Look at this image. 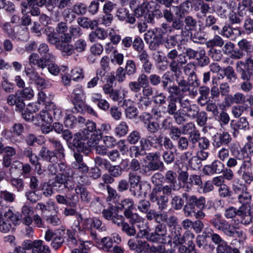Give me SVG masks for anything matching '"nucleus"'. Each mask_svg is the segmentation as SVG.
<instances>
[{
  "label": "nucleus",
  "mask_w": 253,
  "mask_h": 253,
  "mask_svg": "<svg viewBox=\"0 0 253 253\" xmlns=\"http://www.w3.org/2000/svg\"><path fill=\"white\" fill-rule=\"evenodd\" d=\"M177 174L172 170L167 171L165 176L166 181L169 185L162 184L156 186L149 194V199L152 203H156L158 209L165 210L168 207L169 197L172 194V191H175L177 184Z\"/></svg>",
  "instance_id": "nucleus-1"
},
{
  "label": "nucleus",
  "mask_w": 253,
  "mask_h": 253,
  "mask_svg": "<svg viewBox=\"0 0 253 253\" xmlns=\"http://www.w3.org/2000/svg\"><path fill=\"white\" fill-rule=\"evenodd\" d=\"M86 128L81 129L74 135L73 145L77 147L79 151H84L90 147L88 142L90 140L91 134L96 133V124L93 121L87 120L85 122Z\"/></svg>",
  "instance_id": "nucleus-2"
},
{
  "label": "nucleus",
  "mask_w": 253,
  "mask_h": 253,
  "mask_svg": "<svg viewBox=\"0 0 253 253\" xmlns=\"http://www.w3.org/2000/svg\"><path fill=\"white\" fill-rule=\"evenodd\" d=\"M211 224L217 230L230 238H242L244 235L242 230H238L237 228L224 219L221 214L216 213L210 221Z\"/></svg>",
  "instance_id": "nucleus-3"
},
{
  "label": "nucleus",
  "mask_w": 253,
  "mask_h": 253,
  "mask_svg": "<svg viewBox=\"0 0 253 253\" xmlns=\"http://www.w3.org/2000/svg\"><path fill=\"white\" fill-rule=\"evenodd\" d=\"M162 135L157 136L155 134L148 135L145 137L141 139L140 147L137 146H131L130 147V151H134L133 154L135 157L144 155L145 150L150 147L156 149H162Z\"/></svg>",
  "instance_id": "nucleus-4"
},
{
  "label": "nucleus",
  "mask_w": 253,
  "mask_h": 253,
  "mask_svg": "<svg viewBox=\"0 0 253 253\" xmlns=\"http://www.w3.org/2000/svg\"><path fill=\"white\" fill-rule=\"evenodd\" d=\"M155 1L161 5H164L166 8L164 9V18L168 22H171V28L173 30H181V34L184 35L186 33V31L183 30L184 23L183 18H179L178 16L174 17V15L170 8L174 0H155Z\"/></svg>",
  "instance_id": "nucleus-5"
},
{
  "label": "nucleus",
  "mask_w": 253,
  "mask_h": 253,
  "mask_svg": "<svg viewBox=\"0 0 253 253\" xmlns=\"http://www.w3.org/2000/svg\"><path fill=\"white\" fill-rule=\"evenodd\" d=\"M34 96V91L30 87L18 90L15 94H10L6 99L7 103L10 106L15 105L16 110L20 111L25 107V99H30Z\"/></svg>",
  "instance_id": "nucleus-6"
},
{
  "label": "nucleus",
  "mask_w": 253,
  "mask_h": 253,
  "mask_svg": "<svg viewBox=\"0 0 253 253\" xmlns=\"http://www.w3.org/2000/svg\"><path fill=\"white\" fill-rule=\"evenodd\" d=\"M182 197L186 201L183 212L186 217L191 216L195 213L196 208L199 210H204L206 208V199L203 196L197 197L195 195H189L187 193H184Z\"/></svg>",
  "instance_id": "nucleus-7"
},
{
  "label": "nucleus",
  "mask_w": 253,
  "mask_h": 253,
  "mask_svg": "<svg viewBox=\"0 0 253 253\" xmlns=\"http://www.w3.org/2000/svg\"><path fill=\"white\" fill-rule=\"evenodd\" d=\"M52 185L54 189L60 192L64 189H67L70 191L74 188L73 180V173H58L54 178V181L52 182Z\"/></svg>",
  "instance_id": "nucleus-8"
},
{
  "label": "nucleus",
  "mask_w": 253,
  "mask_h": 253,
  "mask_svg": "<svg viewBox=\"0 0 253 253\" xmlns=\"http://www.w3.org/2000/svg\"><path fill=\"white\" fill-rule=\"evenodd\" d=\"M65 233L63 230H56L53 232L48 230L45 234L44 239L47 242L51 241L50 246L54 250L60 248L65 242Z\"/></svg>",
  "instance_id": "nucleus-9"
},
{
  "label": "nucleus",
  "mask_w": 253,
  "mask_h": 253,
  "mask_svg": "<svg viewBox=\"0 0 253 253\" xmlns=\"http://www.w3.org/2000/svg\"><path fill=\"white\" fill-rule=\"evenodd\" d=\"M103 217L108 220H111L112 223L116 225H119L122 223V219H125L124 216L118 214L117 208L113 206H109L102 211Z\"/></svg>",
  "instance_id": "nucleus-10"
},
{
  "label": "nucleus",
  "mask_w": 253,
  "mask_h": 253,
  "mask_svg": "<svg viewBox=\"0 0 253 253\" xmlns=\"http://www.w3.org/2000/svg\"><path fill=\"white\" fill-rule=\"evenodd\" d=\"M131 224H135L136 227L138 229L137 234L138 238L143 239L147 238L148 233L150 231V228L148 225V223H145V219L140 215L130 221Z\"/></svg>",
  "instance_id": "nucleus-11"
},
{
  "label": "nucleus",
  "mask_w": 253,
  "mask_h": 253,
  "mask_svg": "<svg viewBox=\"0 0 253 253\" xmlns=\"http://www.w3.org/2000/svg\"><path fill=\"white\" fill-rule=\"evenodd\" d=\"M133 205L134 201L130 198H126L122 200L119 204V208L125 210L124 211V217L129 218L130 220H131L133 218H135L139 215L138 213L132 211Z\"/></svg>",
  "instance_id": "nucleus-12"
},
{
  "label": "nucleus",
  "mask_w": 253,
  "mask_h": 253,
  "mask_svg": "<svg viewBox=\"0 0 253 253\" xmlns=\"http://www.w3.org/2000/svg\"><path fill=\"white\" fill-rule=\"evenodd\" d=\"M47 141L50 147L53 149L52 151L57 155L58 160L61 161L64 160L65 149L60 141L54 137H48Z\"/></svg>",
  "instance_id": "nucleus-13"
},
{
  "label": "nucleus",
  "mask_w": 253,
  "mask_h": 253,
  "mask_svg": "<svg viewBox=\"0 0 253 253\" xmlns=\"http://www.w3.org/2000/svg\"><path fill=\"white\" fill-rule=\"evenodd\" d=\"M111 130V126L108 123H103L100 128L96 130V133L91 134L90 136V140L88 142V145L90 147L94 146L102 137L103 132L108 133Z\"/></svg>",
  "instance_id": "nucleus-14"
},
{
  "label": "nucleus",
  "mask_w": 253,
  "mask_h": 253,
  "mask_svg": "<svg viewBox=\"0 0 253 253\" xmlns=\"http://www.w3.org/2000/svg\"><path fill=\"white\" fill-rule=\"evenodd\" d=\"M28 250H32V253H50L49 247L43 244L41 240H36L27 245Z\"/></svg>",
  "instance_id": "nucleus-15"
},
{
  "label": "nucleus",
  "mask_w": 253,
  "mask_h": 253,
  "mask_svg": "<svg viewBox=\"0 0 253 253\" xmlns=\"http://www.w3.org/2000/svg\"><path fill=\"white\" fill-rule=\"evenodd\" d=\"M224 168V164L221 161L216 160L211 165L205 166L203 170L205 174L212 175L214 173H221L223 171Z\"/></svg>",
  "instance_id": "nucleus-16"
},
{
  "label": "nucleus",
  "mask_w": 253,
  "mask_h": 253,
  "mask_svg": "<svg viewBox=\"0 0 253 253\" xmlns=\"http://www.w3.org/2000/svg\"><path fill=\"white\" fill-rule=\"evenodd\" d=\"M240 65L244 66V68H240V74L253 76V59L251 56L248 57L245 61H238L236 63V68Z\"/></svg>",
  "instance_id": "nucleus-17"
},
{
  "label": "nucleus",
  "mask_w": 253,
  "mask_h": 253,
  "mask_svg": "<svg viewBox=\"0 0 253 253\" xmlns=\"http://www.w3.org/2000/svg\"><path fill=\"white\" fill-rule=\"evenodd\" d=\"M230 126L234 130L233 135L235 136H236V133H238V130H246L250 128L249 123L245 117H241L237 121H231Z\"/></svg>",
  "instance_id": "nucleus-18"
},
{
  "label": "nucleus",
  "mask_w": 253,
  "mask_h": 253,
  "mask_svg": "<svg viewBox=\"0 0 253 253\" xmlns=\"http://www.w3.org/2000/svg\"><path fill=\"white\" fill-rule=\"evenodd\" d=\"M141 177L133 172H130L128 174V184L130 185L129 191L133 196L137 195L136 188L139 187L140 183Z\"/></svg>",
  "instance_id": "nucleus-19"
},
{
  "label": "nucleus",
  "mask_w": 253,
  "mask_h": 253,
  "mask_svg": "<svg viewBox=\"0 0 253 253\" xmlns=\"http://www.w3.org/2000/svg\"><path fill=\"white\" fill-rule=\"evenodd\" d=\"M39 157L43 161L49 163L55 162L58 159L56 155L52 150L48 149L47 147L43 146L40 150L39 154Z\"/></svg>",
  "instance_id": "nucleus-20"
},
{
  "label": "nucleus",
  "mask_w": 253,
  "mask_h": 253,
  "mask_svg": "<svg viewBox=\"0 0 253 253\" xmlns=\"http://www.w3.org/2000/svg\"><path fill=\"white\" fill-rule=\"evenodd\" d=\"M74 188L76 193L80 195V199L83 203L88 204L90 202L92 199V194L86 188L78 185Z\"/></svg>",
  "instance_id": "nucleus-21"
},
{
  "label": "nucleus",
  "mask_w": 253,
  "mask_h": 253,
  "mask_svg": "<svg viewBox=\"0 0 253 253\" xmlns=\"http://www.w3.org/2000/svg\"><path fill=\"white\" fill-rule=\"evenodd\" d=\"M103 89L104 93L108 95L110 98L114 101H120L123 98L120 90L114 89L113 86L108 84H105L103 86Z\"/></svg>",
  "instance_id": "nucleus-22"
},
{
  "label": "nucleus",
  "mask_w": 253,
  "mask_h": 253,
  "mask_svg": "<svg viewBox=\"0 0 253 253\" xmlns=\"http://www.w3.org/2000/svg\"><path fill=\"white\" fill-rule=\"evenodd\" d=\"M238 216L240 219H237V222L241 223L244 225H249L252 222V216L251 213V208L249 209H243L241 207V211L239 212Z\"/></svg>",
  "instance_id": "nucleus-23"
},
{
  "label": "nucleus",
  "mask_w": 253,
  "mask_h": 253,
  "mask_svg": "<svg viewBox=\"0 0 253 253\" xmlns=\"http://www.w3.org/2000/svg\"><path fill=\"white\" fill-rule=\"evenodd\" d=\"M75 195H72L71 197L67 198L63 195H57L55 199L59 204L64 205L71 208H76L78 200H75Z\"/></svg>",
  "instance_id": "nucleus-24"
},
{
  "label": "nucleus",
  "mask_w": 253,
  "mask_h": 253,
  "mask_svg": "<svg viewBox=\"0 0 253 253\" xmlns=\"http://www.w3.org/2000/svg\"><path fill=\"white\" fill-rule=\"evenodd\" d=\"M187 63V59L186 57L180 55L176 59L170 61L169 64V69L171 72L181 70L183 66Z\"/></svg>",
  "instance_id": "nucleus-25"
},
{
  "label": "nucleus",
  "mask_w": 253,
  "mask_h": 253,
  "mask_svg": "<svg viewBox=\"0 0 253 253\" xmlns=\"http://www.w3.org/2000/svg\"><path fill=\"white\" fill-rule=\"evenodd\" d=\"M128 222H125L122 219V223L117 225L122 226V231L128 236H134L136 233V230L134 227L135 224H131L129 218H126Z\"/></svg>",
  "instance_id": "nucleus-26"
},
{
  "label": "nucleus",
  "mask_w": 253,
  "mask_h": 253,
  "mask_svg": "<svg viewBox=\"0 0 253 253\" xmlns=\"http://www.w3.org/2000/svg\"><path fill=\"white\" fill-rule=\"evenodd\" d=\"M240 78L243 81L240 84V88L245 92H249L253 88L252 79L253 76L240 74Z\"/></svg>",
  "instance_id": "nucleus-27"
},
{
  "label": "nucleus",
  "mask_w": 253,
  "mask_h": 253,
  "mask_svg": "<svg viewBox=\"0 0 253 253\" xmlns=\"http://www.w3.org/2000/svg\"><path fill=\"white\" fill-rule=\"evenodd\" d=\"M190 3L188 1L185 0L181 2L178 6L174 7L175 9V15L179 18H184L189 13Z\"/></svg>",
  "instance_id": "nucleus-28"
},
{
  "label": "nucleus",
  "mask_w": 253,
  "mask_h": 253,
  "mask_svg": "<svg viewBox=\"0 0 253 253\" xmlns=\"http://www.w3.org/2000/svg\"><path fill=\"white\" fill-rule=\"evenodd\" d=\"M164 169V165L160 159H159L156 161L148 162L147 165L145 166V169H143V173L146 174L150 171H155L157 170L162 171Z\"/></svg>",
  "instance_id": "nucleus-29"
},
{
  "label": "nucleus",
  "mask_w": 253,
  "mask_h": 253,
  "mask_svg": "<svg viewBox=\"0 0 253 253\" xmlns=\"http://www.w3.org/2000/svg\"><path fill=\"white\" fill-rule=\"evenodd\" d=\"M241 209V207H240L238 209L233 206L229 207L225 210L224 216L228 219H232L234 221V225H237L238 222H237V220L235 218L237 215L238 216Z\"/></svg>",
  "instance_id": "nucleus-30"
},
{
  "label": "nucleus",
  "mask_w": 253,
  "mask_h": 253,
  "mask_svg": "<svg viewBox=\"0 0 253 253\" xmlns=\"http://www.w3.org/2000/svg\"><path fill=\"white\" fill-rule=\"evenodd\" d=\"M202 180L200 175L192 174L190 175L189 180L186 185H183V187L186 191H189L192 190L193 185L201 186L202 185Z\"/></svg>",
  "instance_id": "nucleus-31"
},
{
  "label": "nucleus",
  "mask_w": 253,
  "mask_h": 253,
  "mask_svg": "<svg viewBox=\"0 0 253 253\" xmlns=\"http://www.w3.org/2000/svg\"><path fill=\"white\" fill-rule=\"evenodd\" d=\"M240 32L238 28H233L228 24L225 25L222 28L220 34L228 38H235L240 35Z\"/></svg>",
  "instance_id": "nucleus-32"
},
{
  "label": "nucleus",
  "mask_w": 253,
  "mask_h": 253,
  "mask_svg": "<svg viewBox=\"0 0 253 253\" xmlns=\"http://www.w3.org/2000/svg\"><path fill=\"white\" fill-rule=\"evenodd\" d=\"M183 19L184 29L186 31H192L196 29L197 21L195 18L191 15H186Z\"/></svg>",
  "instance_id": "nucleus-33"
},
{
  "label": "nucleus",
  "mask_w": 253,
  "mask_h": 253,
  "mask_svg": "<svg viewBox=\"0 0 253 253\" xmlns=\"http://www.w3.org/2000/svg\"><path fill=\"white\" fill-rule=\"evenodd\" d=\"M45 108L47 110L50 112L53 117V119H54L56 120H59L62 118V111L60 108L56 106L54 103L50 102L48 104H46Z\"/></svg>",
  "instance_id": "nucleus-34"
},
{
  "label": "nucleus",
  "mask_w": 253,
  "mask_h": 253,
  "mask_svg": "<svg viewBox=\"0 0 253 253\" xmlns=\"http://www.w3.org/2000/svg\"><path fill=\"white\" fill-rule=\"evenodd\" d=\"M224 44V40L217 35L214 36L212 39H210L206 42V45L208 48H214V47H222Z\"/></svg>",
  "instance_id": "nucleus-35"
},
{
  "label": "nucleus",
  "mask_w": 253,
  "mask_h": 253,
  "mask_svg": "<svg viewBox=\"0 0 253 253\" xmlns=\"http://www.w3.org/2000/svg\"><path fill=\"white\" fill-rule=\"evenodd\" d=\"M217 253H240L237 248H232L226 241L217 246L216 248Z\"/></svg>",
  "instance_id": "nucleus-36"
},
{
  "label": "nucleus",
  "mask_w": 253,
  "mask_h": 253,
  "mask_svg": "<svg viewBox=\"0 0 253 253\" xmlns=\"http://www.w3.org/2000/svg\"><path fill=\"white\" fill-rule=\"evenodd\" d=\"M252 198V195L248 189L238 196V202L241 204V207H243V209H245V207L251 203Z\"/></svg>",
  "instance_id": "nucleus-37"
},
{
  "label": "nucleus",
  "mask_w": 253,
  "mask_h": 253,
  "mask_svg": "<svg viewBox=\"0 0 253 253\" xmlns=\"http://www.w3.org/2000/svg\"><path fill=\"white\" fill-rule=\"evenodd\" d=\"M168 91L170 94L168 99H171L173 97L178 101V98H181L183 97V92H182L179 86L176 84L169 86L168 88Z\"/></svg>",
  "instance_id": "nucleus-38"
},
{
  "label": "nucleus",
  "mask_w": 253,
  "mask_h": 253,
  "mask_svg": "<svg viewBox=\"0 0 253 253\" xmlns=\"http://www.w3.org/2000/svg\"><path fill=\"white\" fill-rule=\"evenodd\" d=\"M206 236L199 235L196 238V244L200 248H202L205 250L212 251L214 247L211 244H206Z\"/></svg>",
  "instance_id": "nucleus-39"
},
{
  "label": "nucleus",
  "mask_w": 253,
  "mask_h": 253,
  "mask_svg": "<svg viewBox=\"0 0 253 253\" xmlns=\"http://www.w3.org/2000/svg\"><path fill=\"white\" fill-rule=\"evenodd\" d=\"M203 233L206 235L207 237H211L212 242L217 246L225 241L219 234L213 233V230L211 229L205 230Z\"/></svg>",
  "instance_id": "nucleus-40"
},
{
  "label": "nucleus",
  "mask_w": 253,
  "mask_h": 253,
  "mask_svg": "<svg viewBox=\"0 0 253 253\" xmlns=\"http://www.w3.org/2000/svg\"><path fill=\"white\" fill-rule=\"evenodd\" d=\"M253 163L252 159L247 156L246 158L244 157L242 164L240 165L239 170L237 171L238 174H241L242 172L252 170Z\"/></svg>",
  "instance_id": "nucleus-41"
},
{
  "label": "nucleus",
  "mask_w": 253,
  "mask_h": 253,
  "mask_svg": "<svg viewBox=\"0 0 253 253\" xmlns=\"http://www.w3.org/2000/svg\"><path fill=\"white\" fill-rule=\"evenodd\" d=\"M56 49L60 50L62 55L64 56H69L75 53L74 45L70 43L58 45Z\"/></svg>",
  "instance_id": "nucleus-42"
},
{
  "label": "nucleus",
  "mask_w": 253,
  "mask_h": 253,
  "mask_svg": "<svg viewBox=\"0 0 253 253\" xmlns=\"http://www.w3.org/2000/svg\"><path fill=\"white\" fill-rule=\"evenodd\" d=\"M54 59L55 56L53 54H48L46 57L42 56L39 58L37 66L40 69H44L47 67L49 62L52 61Z\"/></svg>",
  "instance_id": "nucleus-43"
},
{
  "label": "nucleus",
  "mask_w": 253,
  "mask_h": 253,
  "mask_svg": "<svg viewBox=\"0 0 253 253\" xmlns=\"http://www.w3.org/2000/svg\"><path fill=\"white\" fill-rule=\"evenodd\" d=\"M222 72L229 82H234L237 79V74L232 66H228L224 68Z\"/></svg>",
  "instance_id": "nucleus-44"
},
{
  "label": "nucleus",
  "mask_w": 253,
  "mask_h": 253,
  "mask_svg": "<svg viewBox=\"0 0 253 253\" xmlns=\"http://www.w3.org/2000/svg\"><path fill=\"white\" fill-rule=\"evenodd\" d=\"M173 116L175 122L178 125H182L187 121V117L184 110L178 109Z\"/></svg>",
  "instance_id": "nucleus-45"
},
{
  "label": "nucleus",
  "mask_w": 253,
  "mask_h": 253,
  "mask_svg": "<svg viewBox=\"0 0 253 253\" xmlns=\"http://www.w3.org/2000/svg\"><path fill=\"white\" fill-rule=\"evenodd\" d=\"M196 59L197 61L198 65L202 67L208 65L210 63L209 58L206 55L204 49L199 50V53Z\"/></svg>",
  "instance_id": "nucleus-46"
},
{
  "label": "nucleus",
  "mask_w": 253,
  "mask_h": 253,
  "mask_svg": "<svg viewBox=\"0 0 253 253\" xmlns=\"http://www.w3.org/2000/svg\"><path fill=\"white\" fill-rule=\"evenodd\" d=\"M87 9V5L83 2H78L72 7V11L78 15H84Z\"/></svg>",
  "instance_id": "nucleus-47"
},
{
  "label": "nucleus",
  "mask_w": 253,
  "mask_h": 253,
  "mask_svg": "<svg viewBox=\"0 0 253 253\" xmlns=\"http://www.w3.org/2000/svg\"><path fill=\"white\" fill-rule=\"evenodd\" d=\"M141 139V134L139 131L134 130L131 131L127 135L126 141L130 144L134 145Z\"/></svg>",
  "instance_id": "nucleus-48"
},
{
  "label": "nucleus",
  "mask_w": 253,
  "mask_h": 253,
  "mask_svg": "<svg viewBox=\"0 0 253 253\" xmlns=\"http://www.w3.org/2000/svg\"><path fill=\"white\" fill-rule=\"evenodd\" d=\"M99 245L101 246V248L105 252H112L113 245V239L110 237H104L100 240Z\"/></svg>",
  "instance_id": "nucleus-49"
},
{
  "label": "nucleus",
  "mask_w": 253,
  "mask_h": 253,
  "mask_svg": "<svg viewBox=\"0 0 253 253\" xmlns=\"http://www.w3.org/2000/svg\"><path fill=\"white\" fill-rule=\"evenodd\" d=\"M177 85L179 86L182 92H185L189 91L190 94H192L194 96L197 95V91L196 89L192 88V90H190V86H191V84L188 83L185 79L177 83Z\"/></svg>",
  "instance_id": "nucleus-50"
},
{
  "label": "nucleus",
  "mask_w": 253,
  "mask_h": 253,
  "mask_svg": "<svg viewBox=\"0 0 253 253\" xmlns=\"http://www.w3.org/2000/svg\"><path fill=\"white\" fill-rule=\"evenodd\" d=\"M128 131V126L127 124L124 121L121 122L117 126L115 129V133L116 135L119 137H122L126 135Z\"/></svg>",
  "instance_id": "nucleus-51"
},
{
  "label": "nucleus",
  "mask_w": 253,
  "mask_h": 253,
  "mask_svg": "<svg viewBox=\"0 0 253 253\" xmlns=\"http://www.w3.org/2000/svg\"><path fill=\"white\" fill-rule=\"evenodd\" d=\"M237 45L240 49L245 53L246 52L247 54L251 52L253 49V46L251 42L245 39H243L239 41Z\"/></svg>",
  "instance_id": "nucleus-52"
},
{
  "label": "nucleus",
  "mask_w": 253,
  "mask_h": 253,
  "mask_svg": "<svg viewBox=\"0 0 253 253\" xmlns=\"http://www.w3.org/2000/svg\"><path fill=\"white\" fill-rule=\"evenodd\" d=\"M168 99V104L166 112L169 115L173 116L176 111H178V107L176 102H178L176 99L173 97Z\"/></svg>",
  "instance_id": "nucleus-53"
},
{
  "label": "nucleus",
  "mask_w": 253,
  "mask_h": 253,
  "mask_svg": "<svg viewBox=\"0 0 253 253\" xmlns=\"http://www.w3.org/2000/svg\"><path fill=\"white\" fill-rule=\"evenodd\" d=\"M230 99L232 103L243 104L246 102V96L242 93L237 92L232 95H229L225 99Z\"/></svg>",
  "instance_id": "nucleus-54"
},
{
  "label": "nucleus",
  "mask_w": 253,
  "mask_h": 253,
  "mask_svg": "<svg viewBox=\"0 0 253 253\" xmlns=\"http://www.w3.org/2000/svg\"><path fill=\"white\" fill-rule=\"evenodd\" d=\"M62 133V137L67 142L69 148L70 149H74L77 147L73 145V139L74 135H72V132L69 129H64Z\"/></svg>",
  "instance_id": "nucleus-55"
},
{
  "label": "nucleus",
  "mask_w": 253,
  "mask_h": 253,
  "mask_svg": "<svg viewBox=\"0 0 253 253\" xmlns=\"http://www.w3.org/2000/svg\"><path fill=\"white\" fill-rule=\"evenodd\" d=\"M4 216L8 222H11L13 224L16 225L18 223L20 220V215L14 214L10 210H8L4 213Z\"/></svg>",
  "instance_id": "nucleus-56"
},
{
  "label": "nucleus",
  "mask_w": 253,
  "mask_h": 253,
  "mask_svg": "<svg viewBox=\"0 0 253 253\" xmlns=\"http://www.w3.org/2000/svg\"><path fill=\"white\" fill-rule=\"evenodd\" d=\"M150 202H152L150 200L148 201L146 199H141L139 201L137 204L138 211L143 213L147 212L151 208Z\"/></svg>",
  "instance_id": "nucleus-57"
},
{
  "label": "nucleus",
  "mask_w": 253,
  "mask_h": 253,
  "mask_svg": "<svg viewBox=\"0 0 253 253\" xmlns=\"http://www.w3.org/2000/svg\"><path fill=\"white\" fill-rule=\"evenodd\" d=\"M234 154L235 157H230L228 158L227 160L226 165L227 167L229 169L235 168L238 165V160H241L242 158H240V152L237 150L236 152L235 151L234 152H233Z\"/></svg>",
  "instance_id": "nucleus-58"
},
{
  "label": "nucleus",
  "mask_w": 253,
  "mask_h": 253,
  "mask_svg": "<svg viewBox=\"0 0 253 253\" xmlns=\"http://www.w3.org/2000/svg\"><path fill=\"white\" fill-rule=\"evenodd\" d=\"M178 35H170L166 38L164 43L165 46L167 48H170L174 47L178 43L177 38Z\"/></svg>",
  "instance_id": "nucleus-59"
},
{
  "label": "nucleus",
  "mask_w": 253,
  "mask_h": 253,
  "mask_svg": "<svg viewBox=\"0 0 253 253\" xmlns=\"http://www.w3.org/2000/svg\"><path fill=\"white\" fill-rule=\"evenodd\" d=\"M133 49L137 52L145 50V45L142 39L139 36L135 37L132 44Z\"/></svg>",
  "instance_id": "nucleus-60"
},
{
  "label": "nucleus",
  "mask_w": 253,
  "mask_h": 253,
  "mask_svg": "<svg viewBox=\"0 0 253 253\" xmlns=\"http://www.w3.org/2000/svg\"><path fill=\"white\" fill-rule=\"evenodd\" d=\"M125 71L128 76L133 75L136 73L137 68L134 61L132 60L126 61Z\"/></svg>",
  "instance_id": "nucleus-61"
},
{
  "label": "nucleus",
  "mask_w": 253,
  "mask_h": 253,
  "mask_svg": "<svg viewBox=\"0 0 253 253\" xmlns=\"http://www.w3.org/2000/svg\"><path fill=\"white\" fill-rule=\"evenodd\" d=\"M137 248L134 253H148L150 245L145 240H138Z\"/></svg>",
  "instance_id": "nucleus-62"
},
{
  "label": "nucleus",
  "mask_w": 253,
  "mask_h": 253,
  "mask_svg": "<svg viewBox=\"0 0 253 253\" xmlns=\"http://www.w3.org/2000/svg\"><path fill=\"white\" fill-rule=\"evenodd\" d=\"M218 194L222 198H229L233 195V192L231 190L230 187L224 184L219 187Z\"/></svg>",
  "instance_id": "nucleus-63"
},
{
  "label": "nucleus",
  "mask_w": 253,
  "mask_h": 253,
  "mask_svg": "<svg viewBox=\"0 0 253 253\" xmlns=\"http://www.w3.org/2000/svg\"><path fill=\"white\" fill-rule=\"evenodd\" d=\"M151 186L149 182L143 181H141L138 187V189H137V195H140L142 194L146 195L149 191H150Z\"/></svg>",
  "instance_id": "nucleus-64"
}]
</instances>
